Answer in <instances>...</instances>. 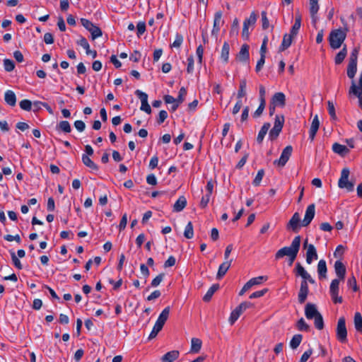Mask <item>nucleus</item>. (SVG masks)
<instances>
[{"mask_svg":"<svg viewBox=\"0 0 362 362\" xmlns=\"http://www.w3.org/2000/svg\"><path fill=\"white\" fill-rule=\"evenodd\" d=\"M164 325L161 322H159L156 320L151 332L149 334L148 339H152L155 338L158 332L163 329Z\"/></svg>","mask_w":362,"mask_h":362,"instance_id":"obj_35","label":"nucleus"},{"mask_svg":"<svg viewBox=\"0 0 362 362\" xmlns=\"http://www.w3.org/2000/svg\"><path fill=\"white\" fill-rule=\"evenodd\" d=\"M168 117V112L165 110H160L157 118V123L161 124Z\"/></svg>","mask_w":362,"mask_h":362,"instance_id":"obj_60","label":"nucleus"},{"mask_svg":"<svg viewBox=\"0 0 362 362\" xmlns=\"http://www.w3.org/2000/svg\"><path fill=\"white\" fill-rule=\"evenodd\" d=\"M4 100L10 106L13 107L16 103V96L13 90H8L4 94Z\"/></svg>","mask_w":362,"mask_h":362,"instance_id":"obj_25","label":"nucleus"},{"mask_svg":"<svg viewBox=\"0 0 362 362\" xmlns=\"http://www.w3.org/2000/svg\"><path fill=\"white\" fill-rule=\"evenodd\" d=\"M187 206V199L185 196H180L173 205L174 212L182 211Z\"/></svg>","mask_w":362,"mask_h":362,"instance_id":"obj_22","label":"nucleus"},{"mask_svg":"<svg viewBox=\"0 0 362 362\" xmlns=\"http://www.w3.org/2000/svg\"><path fill=\"white\" fill-rule=\"evenodd\" d=\"M293 152V147L291 146H287L282 151L279 159L274 161V165L280 168H283L289 158L291 157Z\"/></svg>","mask_w":362,"mask_h":362,"instance_id":"obj_9","label":"nucleus"},{"mask_svg":"<svg viewBox=\"0 0 362 362\" xmlns=\"http://www.w3.org/2000/svg\"><path fill=\"white\" fill-rule=\"evenodd\" d=\"M266 105L265 100H261L259 105L256 111L253 114V117L257 118L259 117L263 112Z\"/></svg>","mask_w":362,"mask_h":362,"instance_id":"obj_43","label":"nucleus"},{"mask_svg":"<svg viewBox=\"0 0 362 362\" xmlns=\"http://www.w3.org/2000/svg\"><path fill=\"white\" fill-rule=\"evenodd\" d=\"M319 314L320 313L317 311L314 304L308 303L305 305V315L308 319H313Z\"/></svg>","mask_w":362,"mask_h":362,"instance_id":"obj_20","label":"nucleus"},{"mask_svg":"<svg viewBox=\"0 0 362 362\" xmlns=\"http://www.w3.org/2000/svg\"><path fill=\"white\" fill-rule=\"evenodd\" d=\"M231 262L232 259H230V261H225L221 264H220L216 274L217 279L220 280L225 276V274L230 267Z\"/></svg>","mask_w":362,"mask_h":362,"instance_id":"obj_18","label":"nucleus"},{"mask_svg":"<svg viewBox=\"0 0 362 362\" xmlns=\"http://www.w3.org/2000/svg\"><path fill=\"white\" fill-rule=\"evenodd\" d=\"M327 269L325 260L320 259L317 264V273L320 279L327 278Z\"/></svg>","mask_w":362,"mask_h":362,"instance_id":"obj_26","label":"nucleus"},{"mask_svg":"<svg viewBox=\"0 0 362 362\" xmlns=\"http://www.w3.org/2000/svg\"><path fill=\"white\" fill-rule=\"evenodd\" d=\"M11 259L13 265L18 269H22L23 266L19 259L16 257V253L13 251H10Z\"/></svg>","mask_w":362,"mask_h":362,"instance_id":"obj_48","label":"nucleus"},{"mask_svg":"<svg viewBox=\"0 0 362 362\" xmlns=\"http://www.w3.org/2000/svg\"><path fill=\"white\" fill-rule=\"evenodd\" d=\"M334 270L339 279L344 280L346 275V267L340 260L336 261L334 263Z\"/></svg>","mask_w":362,"mask_h":362,"instance_id":"obj_17","label":"nucleus"},{"mask_svg":"<svg viewBox=\"0 0 362 362\" xmlns=\"http://www.w3.org/2000/svg\"><path fill=\"white\" fill-rule=\"evenodd\" d=\"M202 346V341L199 338H192L191 339L190 352L197 354L200 351Z\"/></svg>","mask_w":362,"mask_h":362,"instance_id":"obj_28","label":"nucleus"},{"mask_svg":"<svg viewBox=\"0 0 362 362\" xmlns=\"http://www.w3.org/2000/svg\"><path fill=\"white\" fill-rule=\"evenodd\" d=\"M286 98L283 93H276L271 100L272 105L279 107H284L285 105Z\"/></svg>","mask_w":362,"mask_h":362,"instance_id":"obj_21","label":"nucleus"},{"mask_svg":"<svg viewBox=\"0 0 362 362\" xmlns=\"http://www.w3.org/2000/svg\"><path fill=\"white\" fill-rule=\"evenodd\" d=\"M56 130L59 132H63L64 133H70L71 127L68 121H61L56 126Z\"/></svg>","mask_w":362,"mask_h":362,"instance_id":"obj_29","label":"nucleus"},{"mask_svg":"<svg viewBox=\"0 0 362 362\" xmlns=\"http://www.w3.org/2000/svg\"><path fill=\"white\" fill-rule=\"evenodd\" d=\"M4 66L5 71L8 72L12 71L15 68V63L13 61L9 59H4Z\"/></svg>","mask_w":362,"mask_h":362,"instance_id":"obj_42","label":"nucleus"},{"mask_svg":"<svg viewBox=\"0 0 362 362\" xmlns=\"http://www.w3.org/2000/svg\"><path fill=\"white\" fill-rule=\"evenodd\" d=\"M223 13L221 11H216L214 14V25L211 30V35L217 38L221 27L223 25L224 21L222 20Z\"/></svg>","mask_w":362,"mask_h":362,"instance_id":"obj_11","label":"nucleus"},{"mask_svg":"<svg viewBox=\"0 0 362 362\" xmlns=\"http://www.w3.org/2000/svg\"><path fill=\"white\" fill-rule=\"evenodd\" d=\"M332 151L341 156H345L349 153V149L346 146L338 143H334L332 145Z\"/></svg>","mask_w":362,"mask_h":362,"instance_id":"obj_24","label":"nucleus"},{"mask_svg":"<svg viewBox=\"0 0 362 362\" xmlns=\"http://www.w3.org/2000/svg\"><path fill=\"white\" fill-rule=\"evenodd\" d=\"M327 109H328V112L331 117V118L334 120L337 119V115H336V112H335V108H334V105L333 104L332 102L331 101H328L327 102Z\"/></svg>","mask_w":362,"mask_h":362,"instance_id":"obj_52","label":"nucleus"},{"mask_svg":"<svg viewBox=\"0 0 362 362\" xmlns=\"http://www.w3.org/2000/svg\"><path fill=\"white\" fill-rule=\"evenodd\" d=\"M80 21L81 25L90 33L93 40L102 36L103 33L101 29L98 26L93 24L91 21L86 18H81Z\"/></svg>","mask_w":362,"mask_h":362,"instance_id":"obj_5","label":"nucleus"},{"mask_svg":"<svg viewBox=\"0 0 362 362\" xmlns=\"http://www.w3.org/2000/svg\"><path fill=\"white\" fill-rule=\"evenodd\" d=\"M308 282V280H302L301 281L300 288L298 296V302L300 303H303L307 298L309 291Z\"/></svg>","mask_w":362,"mask_h":362,"instance_id":"obj_15","label":"nucleus"},{"mask_svg":"<svg viewBox=\"0 0 362 362\" xmlns=\"http://www.w3.org/2000/svg\"><path fill=\"white\" fill-rule=\"evenodd\" d=\"M210 197L211 194L207 193L202 197L199 204L201 208L204 209L205 207H206L208 203L209 202Z\"/></svg>","mask_w":362,"mask_h":362,"instance_id":"obj_61","label":"nucleus"},{"mask_svg":"<svg viewBox=\"0 0 362 362\" xmlns=\"http://www.w3.org/2000/svg\"><path fill=\"white\" fill-rule=\"evenodd\" d=\"M135 95L140 99L141 104L148 102V95L140 90L135 91Z\"/></svg>","mask_w":362,"mask_h":362,"instance_id":"obj_55","label":"nucleus"},{"mask_svg":"<svg viewBox=\"0 0 362 362\" xmlns=\"http://www.w3.org/2000/svg\"><path fill=\"white\" fill-rule=\"evenodd\" d=\"M82 162L93 170L98 171L99 169L98 166L86 154L82 155Z\"/></svg>","mask_w":362,"mask_h":362,"instance_id":"obj_30","label":"nucleus"},{"mask_svg":"<svg viewBox=\"0 0 362 362\" xmlns=\"http://www.w3.org/2000/svg\"><path fill=\"white\" fill-rule=\"evenodd\" d=\"M315 216V204H310L305 211V217L300 223V218L298 213L296 212V228L300 225V226H308Z\"/></svg>","mask_w":362,"mask_h":362,"instance_id":"obj_3","label":"nucleus"},{"mask_svg":"<svg viewBox=\"0 0 362 362\" xmlns=\"http://www.w3.org/2000/svg\"><path fill=\"white\" fill-rule=\"evenodd\" d=\"M349 168H344L341 170V176L338 181V187L341 189H346L347 192H352L354 189V182L349 180Z\"/></svg>","mask_w":362,"mask_h":362,"instance_id":"obj_2","label":"nucleus"},{"mask_svg":"<svg viewBox=\"0 0 362 362\" xmlns=\"http://www.w3.org/2000/svg\"><path fill=\"white\" fill-rule=\"evenodd\" d=\"M229 51H230V45L227 42H225L223 45L221 59L224 63H228L229 59Z\"/></svg>","mask_w":362,"mask_h":362,"instance_id":"obj_33","label":"nucleus"},{"mask_svg":"<svg viewBox=\"0 0 362 362\" xmlns=\"http://www.w3.org/2000/svg\"><path fill=\"white\" fill-rule=\"evenodd\" d=\"M165 276V274L163 273L159 274L158 276H156L151 281V286L152 287H156L158 286L161 281L163 280V278Z\"/></svg>","mask_w":362,"mask_h":362,"instance_id":"obj_53","label":"nucleus"},{"mask_svg":"<svg viewBox=\"0 0 362 362\" xmlns=\"http://www.w3.org/2000/svg\"><path fill=\"white\" fill-rule=\"evenodd\" d=\"M296 272L298 275L302 277L303 280H308V282H310L312 284H314L315 283V280L311 277V276L307 272V271L300 263H298L296 264Z\"/></svg>","mask_w":362,"mask_h":362,"instance_id":"obj_16","label":"nucleus"},{"mask_svg":"<svg viewBox=\"0 0 362 362\" xmlns=\"http://www.w3.org/2000/svg\"><path fill=\"white\" fill-rule=\"evenodd\" d=\"M354 325L356 329L362 332V316L360 313H356L354 315Z\"/></svg>","mask_w":362,"mask_h":362,"instance_id":"obj_37","label":"nucleus"},{"mask_svg":"<svg viewBox=\"0 0 362 362\" xmlns=\"http://www.w3.org/2000/svg\"><path fill=\"white\" fill-rule=\"evenodd\" d=\"M347 54L346 47L344 46L342 49L336 55L334 62L336 64H340L345 59Z\"/></svg>","mask_w":362,"mask_h":362,"instance_id":"obj_38","label":"nucleus"},{"mask_svg":"<svg viewBox=\"0 0 362 362\" xmlns=\"http://www.w3.org/2000/svg\"><path fill=\"white\" fill-rule=\"evenodd\" d=\"M252 307H253V304L250 302L245 301L241 303L231 312L228 319L230 324L231 325H233L245 310Z\"/></svg>","mask_w":362,"mask_h":362,"instance_id":"obj_4","label":"nucleus"},{"mask_svg":"<svg viewBox=\"0 0 362 362\" xmlns=\"http://www.w3.org/2000/svg\"><path fill=\"white\" fill-rule=\"evenodd\" d=\"M284 122V117L283 116L280 117L279 115H276L275 117V122H274V124L273 127L281 131V129L283 128Z\"/></svg>","mask_w":362,"mask_h":362,"instance_id":"obj_46","label":"nucleus"},{"mask_svg":"<svg viewBox=\"0 0 362 362\" xmlns=\"http://www.w3.org/2000/svg\"><path fill=\"white\" fill-rule=\"evenodd\" d=\"M294 254V240H292L289 247H284L276 253V259H280L284 256L291 257Z\"/></svg>","mask_w":362,"mask_h":362,"instance_id":"obj_14","label":"nucleus"},{"mask_svg":"<svg viewBox=\"0 0 362 362\" xmlns=\"http://www.w3.org/2000/svg\"><path fill=\"white\" fill-rule=\"evenodd\" d=\"M161 296V292L159 290H156L152 292L147 298L146 300L148 301L153 300L156 298H158Z\"/></svg>","mask_w":362,"mask_h":362,"instance_id":"obj_63","label":"nucleus"},{"mask_svg":"<svg viewBox=\"0 0 362 362\" xmlns=\"http://www.w3.org/2000/svg\"><path fill=\"white\" fill-rule=\"evenodd\" d=\"M314 319V325L316 329L322 330L324 328V320L322 315L320 313Z\"/></svg>","mask_w":362,"mask_h":362,"instance_id":"obj_40","label":"nucleus"},{"mask_svg":"<svg viewBox=\"0 0 362 362\" xmlns=\"http://www.w3.org/2000/svg\"><path fill=\"white\" fill-rule=\"evenodd\" d=\"M267 291H268V288H264L262 290L255 291L250 296V298L253 299V298H260V297L263 296L264 294H266L267 293Z\"/></svg>","mask_w":362,"mask_h":362,"instance_id":"obj_58","label":"nucleus"},{"mask_svg":"<svg viewBox=\"0 0 362 362\" xmlns=\"http://www.w3.org/2000/svg\"><path fill=\"white\" fill-rule=\"evenodd\" d=\"M170 310V306L165 308L163 310V311L161 312V313L159 315L158 318L157 319V321L165 325V322L168 319Z\"/></svg>","mask_w":362,"mask_h":362,"instance_id":"obj_36","label":"nucleus"},{"mask_svg":"<svg viewBox=\"0 0 362 362\" xmlns=\"http://www.w3.org/2000/svg\"><path fill=\"white\" fill-rule=\"evenodd\" d=\"M337 338L341 343L346 341L347 330L344 317H340L338 320L337 327Z\"/></svg>","mask_w":362,"mask_h":362,"instance_id":"obj_7","label":"nucleus"},{"mask_svg":"<svg viewBox=\"0 0 362 362\" xmlns=\"http://www.w3.org/2000/svg\"><path fill=\"white\" fill-rule=\"evenodd\" d=\"M294 36V25H292L290 28V33L285 34L281 45L279 48V52H284L291 45L293 37Z\"/></svg>","mask_w":362,"mask_h":362,"instance_id":"obj_13","label":"nucleus"},{"mask_svg":"<svg viewBox=\"0 0 362 362\" xmlns=\"http://www.w3.org/2000/svg\"><path fill=\"white\" fill-rule=\"evenodd\" d=\"M249 48L248 45H243L239 53L237 54V59L240 62H247L250 58Z\"/></svg>","mask_w":362,"mask_h":362,"instance_id":"obj_19","label":"nucleus"},{"mask_svg":"<svg viewBox=\"0 0 362 362\" xmlns=\"http://www.w3.org/2000/svg\"><path fill=\"white\" fill-rule=\"evenodd\" d=\"M359 49L357 47H355L349 57V64H357V59H358V54Z\"/></svg>","mask_w":362,"mask_h":362,"instance_id":"obj_45","label":"nucleus"},{"mask_svg":"<svg viewBox=\"0 0 362 362\" xmlns=\"http://www.w3.org/2000/svg\"><path fill=\"white\" fill-rule=\"evenodd\" d=\"M19 105L22 110L30 111L32 107V103L30 100L25 99L20 102Z\"/></svg>","mask_w":362,"mask_h":362,"instance_id":"obj_49","label":"nucleus"},{"mask_svg":"<svg viewBox=\"0 0 362 362\" xmlns=\"http://www.w3.org/2000/svg\"><path fill=\"white\" fill-rule=\"evenodd\" d=\"M194 57L193 56H189L187 58V72L188 74H192L194 71Z\"/></svg>","mask_w":362,"mask_h":362,"instance_id":"obj_57","label":"nucleus"},{"mask_svg":"<svg viewBox=\"0 0 362 362\" xmlns=\"http://www.w3.org/2000/svg\"><path fill=\"white\" fill-rule=\"evenodd\" d=\"M246 86L247 81L246 79H241L240 81L239 89L237 94V98L239 100H241L242 98L246 95Z\"/></svg>","mask_w":362,"mask_h":362,"instance_id":"obj_34","label":"nucleus"},{"mask_svg":"<svg viewBox=\"0 0 362 362\" xmlns=\"http://www.w3.org/2000/svg\"><path fill=\"white\" fill-rule=\"evenodd\" d=\"M356 71H357V64H348L347 76L349 78L353 79L355 76Z\"/></svg>","mask_w":362,"mask_h":362,"instance_id":"obj_41","label":"nucleus"},{"mask_svg":"<svg viewBox=\"0 0 362 362\" xmlns=\"http://www.w3.org/2000/svg\"><path fill=\"white\" fill-rule=\"evenodd\" d=\"M186 95H187V90L185 89V88L182 87L179 90V94H178L177 98H176V101L180 104L182 103L185 100V96Z\"/></svg>","mask_w":362,"mask_h":362,"instance_id":"obj_54","label":"nucleus"},{"mask_svg":"<svg viewBox=\"0 0 362 362\" xmlns=\"http://www.w3.org/2000/svg\"><path fill=\"white\" fill-rule=\"evenodd\" d=\"M347 284L349 287H351L353 288L354 291H357L358 290L356 284V279L354 276H352L348 279Z\"/></svg>","mask_w":362,"mask_h":362,"instance_id":"obj_56","label":"nucleus"},{"mask_svg":"<svg viewBox=\"0 0 362 362\" xmlns=\"http://www.w3.org/2000/svg\"><path fill=\"white\" fill-rule=\"evenodd\" d=\"M281 132V130L273 127L270 130L269 134V139L271 141H274V140L276 139Z\"/></svg>","mask_w":362,"mask_h":362,"instance_id":"obj_59","label":"nucleus"},{"mask_svg":"<svg viewBox=\"0 0 362 362\" xmlns=\"http://www.w3.org/2000/svg\"><path fill=\"white\" fill-rule=\"evenodd\" d=\"M184 236L187 239H191L194 236L193 225L191 221H189L185 226Z\"/></svg>","mask_w":362,"mask_h":362,"instance_id":"obj_39","label":"nucleus"},{"mask_svg":"<svg viewBox=\"0 0 362 362\" xmlns=\"http://www.w3.org/2000/svg\"><path fill=\"white\" fill-rule=\"evenodd\" d=\"M256 21L257 15L255 13V12H252L250 17L244 21L242 36L245 40H248L250 35L249 27L253 26L255 24Z\"/></svg>","mask_w":362,"mask_h":362,"instance_id":"obj_10","label":"nucleus"},{"mask_svg":"<svg viewBox=\"0 0 362 362\" xmlns=\"http://www.w3.org/2000/svg\"><path fill=\"white\" fill-rule=\"evenodd\" d=\"M180 353L177 350L167 352L161 358L162 362H173L179 357Z\"/></svg>","mask_w":362,"mask_h":362,"instance_id":"obj_23","label":"nucleus"},{"mask_svg":"<svg viewBox=\"0 0 362 362\" xmlns=\"http://www.w3.org/2000/svg\"><path fill=\"white\" fill-rule=\"evenodd\" d=\"M297 326L300 331L308 332L310 330V326L305 322L303 318H300L298 321Z\"/></svg>","mask_w":362,"mask_h":362,"instance_id":"obj_47","label":"nucleus"},{"mask_svg":"<svg viewBox=\"0 0 362 362\" xmlns=\"http://www.w3.org/2000/svg\"><path fill=\"white\" fill-rule=\"evenodd\" d=\"M264 171L263 169H260L259 170H258V172L256 175V177H255V179L252 181L253 185L259 186L262 180V177H264Z\"/></svg>","mask_w":362,"mask_h":362,"instance_id":"obj_44","label":"nucleus"},{"mask_svg":"<svg viewBox=\"0 0 362 362\" xmlns=\"http://www.w3.org/2000/svg\"><path fill=\"white\" fill-rule=\"evenodd\" d=\"M349 94H353L358 98V105L362 109V72L360 74L358 86H356L354 81H352Z\"/></svg>","mask_w":362,"mask_h":362,"instance_id":"obj_6","label":"nucleus"},{"mask_svg":"<svg viewBox=\"0 0 362 362\" xmlns=\"http://www.w3.org/2000/svg\"><path fill=\"white\" fill-rule=\"evenodd\" d=\"M339 279H335L332 281L329 287V292L334 303H341L343 301L342 297L338 296L339 289Z\"/></svg>","mask_w":362,"mask_h":362,"instance_id":"obj_8","label":"nucleus"},{"mask_svg":"<svg viewBox=\"0 0 362 362\" xmlns=\"http://www.w3.org/2000/svg\"><path fill=\"white\" fill-rule=\"evenodd\" d=\"M270 126L271 125L269 122H266L263 124L257 137V141L258 144H262L265 135L270 128Z\"/></svg>","mask_w":362,"mask_h":362,"instance_id":"obj_31","label":"nucleus"},{"mask_svg":"<svg viewBox=\"0 0 362 362\" xmlns=\"http://www.w3.org/2000/svg\"><path fill=\"white\" fill-rule=\"evenodd\" d=\"M264 62H265V55L262 54L260 56V59L257 61V65L255 67L256 72H259L262 69V66L264 64Z\"/></svg>","mask_w":362,"mask_h":362,"instance_id":"obj_62","label":"nucleus"},{"mask_svg":"<svg viewBox=\"0 0 362 362\" xmlns=\"http://www.w3.org/2000/svg\"><path fill=\"white\" fill-rule=\"evenodd\" d=\"M309 4L311 18L313 21L315 23L317 21L316 14L319 10L318 0H310Z\"/></svg>","mask_w":362,"mask_h":362,"instance_id":"obj_27","label":"nucleus"},{"mask_svg":"<svg viewBox=\"0 0 362 362\" xmlns=\"http://www.w3.org/2000/svg\"><path fill=\"white\" fill-rule=\"evenodd\" d=\"M219 288V284H213L209 288V290L207 291L206 293L204 295V296L203 297V300L204 302H209L211 300L213 295L214 294V293L218 291Z\"/></svg>","mask_w":362,"mask_h":362,"instance_id":"obj_32","label":"nucleus"},{"mask_svg":"<svg viewBox=\"0 0 362 362\" xmlns=\"http://www.w3.org/2000/svg\"><path fill=\"white\" fill-rule=\"evenodd\" d=\"M183 42V37L181 34L177 33L175 35V40L173 43L170 45L171 47L179 48Z\"/></svg>","mask_w":362,"mask_h":362,"instance_id":"obj_50","label":"nucleus"},{"mask_svg":"<svg viewBox=\"0 0 362 362\" xmlns=\"http://www.w3.org/2000/svg\"><path fill=\"white\" fill-rule=\"evenodd\" d=\"M312 354H313V350L311 349L305 351L304 354L302 355L299 362H306L308 360V358L310 357Z\"/></svg>","mask_w":362,"mask_h":362,"instance_id":"obj_64","label":"nucleus"},{"mask_svg":"<svg viewBox=\"0 0 362 362\" xmlns=\"http://www.w3.org/2000/svg\"><path fill=\"white\" fill-rule=\"evenodd\" d=\"M346 37V30L336 29L331 31L329 36L330 47L338 49L341 47Z\"/></svg>","mask_w":362,"mask_h":362,"instance_id":"obj_1","label":"nucleus"},{"mask_svg":"<svg viewBox=\"0 0 362 362\" xmlns=\"http://www.w3.org/2000/svg\"><path fill=\"white\" fill-rule=\"evenodd\" d=\"M303 248L306 249V262L311 264L314 259H317V254L315 246L313 244H308V239L303 243Z\"/></svg>","mask_w":362,"mask_h":362,"instance_id":"obj_12","label":"nucleus"},{"mask_svg":"<svg viewBox=\"0 0 362 362\" xmlns=\"http://www.w3.org/2000/svg\"><path fill=\"white\" fill-rule=\"evenodd\" d=\"M136 35L138 37H140V36L146 32V23L144 21L139 22L136 25Z\"/></svg>","mask_w":362,"mask_h":362,"instance_id":"obj_51","label":"nucleus"}]
</instances>
